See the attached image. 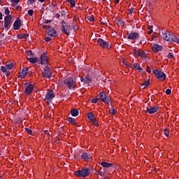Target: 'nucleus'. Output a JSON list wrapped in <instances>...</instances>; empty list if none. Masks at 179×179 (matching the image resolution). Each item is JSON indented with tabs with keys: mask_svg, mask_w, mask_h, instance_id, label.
<instances>
[{
	"mask_svg": "<svg viewBox=\"0 0 179 179\" xmlns=\"http://www.w3.org/2000/svg\"><path fill=\"white\" fill-rule=\"evenodd\" d=\"M159 111V107L157 106H150V108H146V113L148 114H155Z\"/></svg>",
	"mask_w": 179,
	"mask_h": 179,
	"instance_id": "nucleus-13",
	"label": "nucleus"
},
{
	"mask_svg": "<svg viewBox=\"0 0 179 179\" xmlns=\"http://www.w3.org/2000/svg\"><path fill=\"white\" fill-rule=\"evenodd\" d=\"M98 97L101 101H103V103H105V104H108L110 106L112 105L113 99H111V97L110 96H107V94L104 92H100L98 94Z\"/></svg>",
	"mask_w": 179,
	"mask_h": 179,
	"instance_id": "nucleus-2",
	"label": "nucleus"
},
{
	"mask_svg": "<svg viewBox=\"0 0 179 179\" xmlns=\"http://www.w3.org/2000/svg\"><path fill=\"white\" fill-rule=\"evenodd\" d=\"M87 120H89L90 121H92V120L95 119L96 117H94V115L93 114V113L90 112L88 113L87 115Z\"/></svg>",
	"mask_w": 179,
	"mask_h": 179,
	"instance_id": "nucleus-27",
	"label": "nucleus"
},
{
	"mask_svg": "<svg viewBox=\"0 0 179 179\" xmlns=\"http://www.w3.org/2000/svg\"><path fill=\"white\" fill-rule=\"evenodd\" d=\"M87 20H89L90 22H94V17H91V16H88L87 17Z\"/></svg>",
	"mask_w": 179,
	"mask_h": 179,
	"instance_id": "nucleus-39",
	"label": "nucleus"
},
{
	"mask_svg": "<svg viewBox=\"0 0 179 179\" xmlns=\"http://www.w3.org/2000/svg\"><path fill=\"white\" fill-rule=\"evenodd\" d=\"M146 43V39L145 38H142L141 41L139 42V44H145Z\"/></svg>",
	"mask_w": 179,
	"mask_h": 179,
	"instance_id": "nucleus-42",
	"label": "nucleus"
},
{
	"mask_svg": "<svg viewBox=\"0 0 179 179\" xmlns=\"http://www.w3.org/2000/svg\"><path fill=\"white\" fill-rule=\"evenodd\" d=\"M64 85L69 87V89H72L73 85H75V80H73V78H67L64 80Z\"/></svg>",
	"mask_w": 179,
	"mask_h": 179,
	"instance_id": "nucleus-9",
	"label": "nucleus"
},
{
	"mask_svg": "<svg viewBox=\"0 0 179 179\" xmlns=\"http://www.w3.org/2000/svg\"><path fill=\"white\" fill-rule=\"evenodd\" d=\"M43 78L46 79H51L52 76V71H51V68L48 66H45L43 71L42 72Z\"/></svg>",
	"mask_w": 179,
	"mask_h": 179,
	"instance_id": "nucleus-4",
	"label": "nucleus"
},
{
	"mask_svg": "<svg viewBox=\"0 0 179 179\" xmlns=\"http://www.w3.org/2000/svg\"><path fill=\"white\" fill-rule=\"evenodd\" d=\"M73 20V22H76V20H78V17H76V15H74Z\"/></svg>",
	"mask_w": 179,
	"mask_h": 179,
	"instance_id": "nucleus-57",
	"label": "nucleus"
},
{
	"mask_svg": "<svg viewBox=\"0 0 179 179\" xmlns=\"http://www.w3.org/2000/svg\"><path fill=\"white\" fill-rule=\"evenodd\" d=\"M50 25H44L43 29H50Z\"/></svg>",
	"mask_w": 179,
	"mask_h": 179,
	"instance_id": "nucleus-58",
	"label": "nucleus"
},
{
	"mask_svg": "<svg viewBox=\"0 0 179 179\" xmlns=\"http://www.w3.org/2000/svg\"><path fill=\"white\" fill-rule=\"evenodd\" d=\"M129 13L130 15H132V13H134V8H130V9L129 10Z\"/></svg>",
	"mask_w": 179,
	"mask_h": 179,
	"instance_id": "nucleus-53",
	"label": "nucleus"
},
{
	"mask_svg": "<svg viewBox=\"0 0 179 179\" xmlns=\"http://www.w3.org/2000/svg\"><path fill=\"white\" fill-rule=\"evenodd\" d=\"M27 55L29 57H34V53H33V51H31V50H27Z\"/></svg>",
	"mask_w": 179,
	"mask_h": 179,
	"instance_id": "nucleus-33",
	"label": "nucleus"
},
{
	"mask_svg": "<svg viewBox=\"0 0 179 179\" xmlns=\"http://www.w3.org/2000/svg\"><path fill=\"white\" fill-rule=\"evenodd\" d=\"M133 54L141 58H146V54H145V52L142 50H134Z\"/></svg>",
	"mask_w": 179,
	"mask_h": 179,
	"instance_id": "nucleus-11",
	"label": "nucleus"
},
{
	"mask_svg": "<svg viewBox=\"0 0 179 179\" xmlns=\"http://www.w3.org/2000/svg\"><path fill=\"white\" fill-rule=\"evenodd\" d=\"M3 17H2V13L0 12V20H2Z\"/></svg>",
	"mask_w": 179,
	"mask_h": 179,
	"instance_id": "nucleus-62",
	"label": "nucleus"
},
{
	"mask_svg": "<svg viewBox=\"0 0 179 179\" xmlns=\"http://www.w3.org/2000/svg\"><path fill=\"white\" fill-rule=\"evenodd\" d=\"M62 16H66V11L62 10L61 13Z\"/></svg>",
	"mask_w": 179,
	"mask_h": 179,
	"instance_id": "nucleus-52",
	"label": "nucleus"
},
{
	"mask_svg": "<svg viewBox=\"0 0 179 179\" xmlns=\"http://www.w3.org/2000/svg\"><path fill=\"white\" fill-rule=\"evenodd\" d=\"M52 20H45V24H48V23H51Z\"/></svg>",
	"mask_w": 179,
	"mask_h": 179,
	"instance_id": "nucleus-50",
	"label": "nucleus"
},
{
	"mask_svg": "<svg viewBox=\"0 0 179 179\" xmlns=\"http://www.w3.org/2000/svg\"><path fill=\"white\" fill-rule=\"evenodd\" d=\"M98 44H99L100 47L102 48H107L108 50H110L111 48V46L110 45V43L102 38H98L97 41Z\"/></svg>",
	"mask_w": 179,
	"mask_h": 179,
	"instance_id": "nucleus-7",
	"label": "nucleus"
},
{
	"mask_svg": "<svg viewBox=\"0 0 179 179\" xmlns=\"http://www.w3.org/2000/svg\"><path fill=\"white\" fill-rule=\"evenodd\" d=\"M81 159L82 160H85V162H90V159H92V157L90 156V154L86 152H84L81 155Z\"/></svg>",
	"mask_w": 179,
	"mask_h": 179,
	"instance_id": "nucleus-16",
	"label": "nucleus"
},
{
	"mask_svg": "<svg viewBox=\"0 0 179 179\" xmlns=\"http://www.w3.org/2000/svg\"><path fill=\"white\" fill-rule=\"evenodd\" d=\"M92 82V77L90 76H86L85 80V85H90V83Z\"/></svg>",
	"mask_w": 179,
	"mask_h": 179,
	"instance_id": "nucleus-28",
	"label": "nucleus"
},
{
	"mask_svg": "<svg viewBox=\"0 0 179 179\" xmlns=\"http://www.w3.org/2000/svg\"><path fill=\"white\" fill-rule=\"evenodd\" d=\"M51 40H52L51 37H49V36H47L45 38V41H46L47 43H48V41H51Z\"/></svg>",
	"mask_w": 179,
	"mask_h": 179,
	"instance_id": "nucleus-47",
	"label": "nucleus"
},
{
	"mask_svg": "<svg viewBox=\"0 0 179 179\" xmlns=\"http://www.w3.org/2000/svg\"><path fill=\"white\" fill-rule=\"evenodd\" d=\"M33 90H34V85L33 84H29L25 88L24 93L29 96V94L33 93Z\"/></svg>",
	"mask_w": 179,
	"mask_h": 179,
	"instance_id": "nucleus-12",
	"label": "nucleus"
},
{
	"mask_svg": "<svg viewBox=\"0 0 179 179\" xmlns=\"http://www.w3.org/2000/svg\"><path fill=\"white\" fill-rule=\"evenodd\" d=\"M45 0H39V2H45Z\"/></svg>",
	"mask_w": 179,
	"mask_h": 179,
	"instance_id": "nucleus-64",
	"label": "nucleus"
},
{
	"mask_svg": "<svg viewBox=\"0 0 179 179\" xmlns=\"http://www.w3.org/2000/svg\"><path fill=\"white\" fill-rule=\"evenodd\" d=\"M4 73H6V76H9V75H10V71H7L6 72H5Z\"/></svg>",
	"mask_w": 179,
	"mask_h": 179,
	"instance_id": "nucleus-55",
	"label": "nucleus"
},
{
	"mask_svg": "<svg viewBox=\"0 0 179 179\" xmlns=\"http://www.w3.org/2000/svg\"><path fill=\"white\" fill-rule=\"evenodd\" d=\"M85 78H80V81H81V82H84V83H85Z\"/></svg>",
	"mask_w": 179,
	"mask_h": 179,
	"instance_id": "nucleus-61",
	"label": "nucleus"
},
{
	"mask_svg": "<svg viewBox=\"0 0 179 179\" xmlns=\"http://www.w3.org/2000/svg\"><path fill=\"white\" fill-rule=\"evenodd\" d=\"M92 124L95 125V127H99V122H97V119L96 117L92 120Z\"/></svg>",
	"mask_w": 179,
	"mask_h": 179,
	"instance_id": "nucleus-34",
	"label": "nucleus"
},
{
	"mask_svg": "<svg viewBox=\"0 0 179 179\" xmlns=\"http://www.w3.org/2000/svg\"><path fill=\"white\" fill-rule=\"evenodd\" d=\"M21 26H22V21L19 18H17L13 24L14 30H19Z\"/></svg>",
	"mask_w": 179,
	"mask_h": 179,
	"instance_id": "nucleus-18",
	"label": "nucleus"
},
{
	"mask_svg": "<svg viewBox=\"0 0 179 179\" xmlns=\"http://www.w3.org/2000/svg\"><path fill=\"white\" fill-rule=\"evenodd\" d=\"M12 3H19L20 2V0H10Z\"/></svg>",
	"mask_w": 179,
	"mask_h": 179,
	"instance_id": "nucleus-51",
	"label": "nucleus"
},
{
	"mask_svg": "<svg viewBox=\"0 0 179 179\" xmlns=\"http://www.w3.org/2000/svg\"><path fill=\"white\" fill-rule=\"evenodd\" d=\"M41 65H45L48 62V59H47V54L45 52L43 53L40 57Z\"/></svg>",
	"mask_w": 179,
	"mask_h": 179,
	"instance_id": "nucleus-17",
	"label": "nucleus"
},
{
	"mask_svg": "<svg viewBox=\"0 0 179 179\" xmlns=\"http://www.w3.org/2000/svg\"><path fill=\"white\" fill-rule=\"evenodd\" d=\"M9 13H10L9 8H5V15H9Z\"/></svg>",
	"mask_w": 179,
	"mask_h": 179,
	"instance_id": "nucleus-46",
	"label": "nucleus"
},
{
	"mask_svg": "<svg viewBox=\"0 0 179 179\" xmlns=\"http://www.w3.org/2000/svg\"><path fill=\"white\" fill-rule=\"evenodd\" d=\"M55 97V94L52 90H49L45 95V101H52V99Z\"/></svg>",
	"mask_w": 179,
	"mask_h": 179,
	"instance_id": "nucleus-8",
	"label": "nucleus"
},
{
	"mask_svg": "<svg viewBox=\"0 0 179 179\" xmlns=\"http://www.w3.org/2000/svg\"><path fill=\"white\" fill-rule=\"evenodd\" d=\"M162 38L170 43H177L179 44V38L175 34H163Z\"/></svg>",
	"mask_w": 179,
	"mask_h": 179,
	"instance_id": "nucleus-1",
	"label": "nucleus"
},
{
	"mask_svg": "<svg viewBox=\"0 0 179 179\" xmlns=\"http://www.w3.org/2000/svg\"><path fill=\"white\" fill-rule=\"evenodd\" d=\"M99 100H100L99 98H95V99H92L91 100V101H92V103H94V104H96V103L99 101Z\"/></svg>",
	"mask_w": 179,
	"mask_h": 179,
	"instance_id": "nucleus-38",
	"label": "nucleus"
},
{
	"mask_svg": "<svg viewBox=\"0 0 179 179\" xmlns=\"http://www.w3.org/2000/svg\"><path fill=\"white\" fill-rule=\"evenodd\" d=\"M101 166H102V167H104L105 169H108L109 167L114 166V164L113 163L102 162H101Z\"/></svg>",
	"mask_w": 179,
	"mask_h": 179,
	"instance_id": "nucleus-21",
	"label": "nucleus"
},
{
	"mask_svg": "<svg viewBox=\"0 0 179 179\" xmlns=\"http://www.w3.org/2000/svg\"><path fill=\"white\" fill-rule=\"evenodd\" d=\"M71 114L72 117H78V115H79V110L78 109L73 108L71 110Z\"/></svg>",
	"mask_w": 179,
	"mask_h": 179,
	"instance_id": "nucleus-24",
	"label": "nucleus"
},
{
	"mask_svg": "<svg viewBox=\"0 0 179 179\" xmlns=\"http://www.w3.org/2000/svg\"><path fill=\"white\" fill-rule=\"evenodd\" d=\"M173 57H174V55H173L171 52H169L167 55V58H169V59H171V58H173Z\"/></svg>",
	"mask_w": 179,
	"mask_h": 179,
	"instance_id": "nucleus-44",
	"label": "nucleus"
},
{
	"mask_svg": "<svg viewBox=\"0 0 179 179\" xmlns=\"http://www.w3.org/2000/svg\"><path fill=\"white\" fill-rule=\"evenodd\" d=\"M148 30L150 31L148 32V34H152L153 33V26L149 25Z\"/></svg>",
	"mask_w": 179,
	"mask_h": 179,
	"instance_id": "nucleus-32",
	"label": "nucleus"
},
{
	"mask_svg": "<svg viewBox=\"0 0 179 179\" xmlns=\"http://www.w3.org/2000/svg\"><path fill=\"white\" fill-rule=\"evenodd\" d=\"M29 73V69L27 67H24L23 69L20 72V78L21 79H24L26 76Z\"/></svg>",
	"mask_w": 179,
	"mask_h": 179,
	"instance_id": "nucleus-14",
	"label": "nucleus"
},
{
	"mask_svg": "<svg viewBox=\"0 0 179 179\" xmlns=\"http://www.w3.org/2000/svg\"><path fill=\"white\" fill-rule=\"evenodd\" d=\"M162 50H163V46L157 43H155L152 45V50L154 52H159V51H162Z\"/></svg>",
	"mask_w": 179,
	"mask_h": 179,
	"instance_id": "nucleus-19",
	"label": "nucleus"
},
{
	"mask_svg": "<svg viewBox=\"0 0 179 179\" xmlns=\"http://www.w3.org/2000/svg\"><path fill=\"white\" fill-rule=\"evenodd\" d=\"M166 94H171V90H170V89H167L166 90Z\"/></svg>",
	"mask_w": 179,
	"mask_h": 179,
	"instance_id": "nucleus-49",
	"label": "nucleus"
},
{
	"mask_svg": "<svg viewBox=\"0 0 179 179\" xmlns=\"http://www.w3.org/2000/svg\"><path fill=\"white\" fill-rule=\"evenodd\" d=\"M1 72L5 73V72L8 71V68L5 66H1Z\"/></svg>",
	"mask_w": 179,
	"mask_h": 179,
	"instance_id": "nucleus-36",
	"label": "nucleus"
},
{
	"mask_svg": "<svg viewBox=\"0 0 179 179\" xmlns=\"http://www.w3.org/2000/svg\"><path fill=\"white\" fill-rule=\"evenodd\" d=\"M27 59L30 64H36V62H38V57H29Z\"/></svg>",
	"mask_w": 179,
	"mask_h": 179,
	"instance_id": "nucleus-25",
	"label": "nucleus"
},
{
	"mask_svg": "<svg viewBox=\"0 0 179 179\" xmlns=\"http://www.w3.org/2000/svg\"><path fill=\"white\" fill-rule=\"evenodd\" d=\"M67 121H69V122H70V124H72L73 125H77L78 126V123L76 122V120L72 117H69L67 119Z\"/></svg>",
	"mask_w": 179,
	"mask_h": 179,
	"instance_id": "nucleus-22",
	"label": "nucleus"
},
{
	"mask_svg": "<svg viewBox=\"0 0 179 179\" xmlns=\"http://www.w3.org/2000/svg\"><path fill=\"white\" fill-rule=\"evenodd\" d=\"M109 114H110L111 115H115V108H113Z\"/></svg>",
	"mask_w": 179,
	"mask_h": 179,
	"instance_id": "nucleus-40",
	"label": "nucleus"
},
{
	"mask_svg": "<svg viewBox=\"0 0 179 179\" xmlns=\"http://www.w3.org/2000/svg\"><path fill=\"white\" fill-rule=\"evenodd\" d=\"M115 3L117 5L120 3V0H115Z\"/></svg>",
	"mask_w": 179,
	"mask_h": 179,
	"instance_id": "nucleus-60",
	"label": "nucleus"
},
{
	"mask_svg": "<svg viewBox=\"0 0 179 179\" xmlns=\"http://www.w3.org/2000/svg\"><path fill=\"white\" fill-rule=\"evenodd\" d=\"M17 37L23 40L24 38H27L29 37V34H17Z\"/></svg>",
	"mask_w": 179,
	"mask_h": 179,
	"instance_id": "nucleus-29",
	"label": "nucleus"
},
{
	"mask_svg": "<svg viewBox=\"0 0 179 179\" xmlns=\"http://www.w3.org/2000/svg\"><path fill=\"white\" fill-rule=\"evenodd\" d=\"M140 34L137 32H131L130 34H127V38L129 40H138L139 38Z\"/></svg>",
	"mask_w": 179,
	"mask_h": 179,
	"instance_id": "nucleus-10",
	"label": "nucleus"
},
{
	"mask_svg": "<svg viewBox=\"0 0 179 179\" xmlns=\"http://www.w3.org/2000/svg\"><path fill=\"white\" fill-rule=\"evenodd\" d=\"M154 75L157 76V78L159 80H166V73H163V71H160L157 69H154L152 71Z\"/></svg>",
	"mask_w": 179,
	"mask_h": 179,
	"instance_id": "nucleus-6",
	"label": "nucleus"
},
{
	"mask_svg": "<svg viewBox=\"0 0 179 179\" xmlns=\"http://www.w3.org/2000/svg\"><path fill=\"white\" fill-rule=\"evenodd\" d=\"M36 2V0H27L28 5H33Z\"/></svg>",
	"mask_w": 179,
	"mask_h": 179,
	"instance_id": "nucleus-41",
	"label": "nucleus"
},
{
	"mask_svg": "<svg viewBox=\"0 0 179 179\" xmlns=\"http://www.w3.org/2000/svg\"><path fill=\"white\" fill-rule=\"evenodd\" d=\"M33 13H34V10H28V15L29 16H33Z\"/></svg>",
	"mask_w": 179,
	"mask_h": 179,
	"instance_id": "nucleus-43",
	"label": "nucleus"
},
{
	"mask_svg": "<svg viewBox=\"0 0 179 179\" xmlns=\"http://www.w3.org/2000/svg\"><path fill=\"white\" fill-rule=\"evenodd\" d=\"M24 129L26 132L29 134V135H33V131H31V129H30L29 128H25Z\"/></svg>",
	"mask_w": 179,
	"mask_h": 179,
	"instance_id": "nucleus-37",
	"label": "nucleus"
},
{
	"mask_svg": "<svg viewBox=\"0 0 179 179\" xmlns=\"http://www.w3.org/2000/svg\"><path fill=\"white\" fill-rule=\"evenodd\" d=\"M146 72H148V73H151L152 72V71L150 70V67H149V66H147Z\"/></svg>",
	"mask_w": 179,
	"mask_h": 179,
	"instance_id": "nucleus-48",
	"label": "nucleus"
},
{
	"mask_svg": "<svg viewBox=\"0 0 179 179\" xmlns=\"http://www.w3.org/2000/svg\"><path fill=\"white\" fill-rule=\"evenodd\" d=\"M164 134L166 137H169L170 135V130L169 129H164Z\"/></svg>",
	"mask_w": 179,
	"mask_h": 179,
	"instance_id": "nucleus-35",
	"label": "nucleus"
},
{
	"mask_svg": "<svg viewBox=\"0 0 179 179\" xmlns=\"http://www.w3.org/2000/svg\"><path fill=\"white\" fill-rule=\"evenodd\" d=\"M66 2L71 4V8H75V6H76V2L75 0H66Z\"/></svg>",
	"mask_w": 179,
	"mask_h": 179,
	"instance_id": "nucleus-30",
	"label": "nucleus"
},
{
	"mask_svg": "<svg viewBox=\"0 0 179 179\" xmlns=\"http://www.w3.org/2000/svg\"><path fill=\"white\" fill-rule=\"evenodd\" d=\"M47 132H48V130H45L44 131H43V134H47Z\"/></svg>",
	"mask_w": 179,
	"mask_h": 179,
	"instance_id": "nucleus-63",
	"label": "nucleus"
},
{
	"mask_svg": "<svg viewBox=\"0 0 179 179\" xmlns=\"http://www.w3.org/2000/svg\"><path fill=\"white\" fill-rule=\"evenodd\" d=\"M99 176L103 177L104 176V172L101 171V168L100 169L99 171L98 172Z\"/></svg>",
	"mask_w": 179,
	"mask_h": 179,
	"instance_id": "nucleus-45",
	"label": "nucleus"
},
{
	"mask_svg": "<svg viewBox=\"0 0 179 179\" xmlns=\"http://www.w3.org/2000/svg\"><path fill=\"white\" fill-rule=\"evenodd\" d=\"M123 64L124 65H125V66H127L129 64L128 61H126V60H123Z\"/></svg>",
	"mask_w": 179,
	"mask_h": 179,
	"instance_id": "nucleus-54",
	"label": "nucleus"
},
{
	"mask_svg": "<svg viewBox=\"0 0 179 179\" xmlns=\"http://www.w3.org/2000/svg\"><path fill=\"white\" fill-rule=\"evenodd\" d=\"M48 35L50 36V37H57L58 36V33L57 31H55V29H52L48 31Z\"/></svg>",
	"mask_w": 179,
	"mask_h": 179,
	"instance_id": "nucleus-20",
	"label": "nucleus"
},
{
	"mask_svg": "<svg viewBox=\"0 0 179 179\" xmlns=\"http://www.w3.org/2000/svg\"><path fill=\"white\" fill-rule=\"evenodd\" d=\"M7 69H8L9 71H10V69H13V68H15V64H13V63H10L6 65Z\"/></svg>",
	"mask_w": 179,
	"mask_h": 179,
	"instance_id": "nucleus-31",
	"label": "nucleus"
},
{
	"mask_svg": "<svg viewBox=\"0 0 179 179\" xmlns=\"http://www.w3.org/2000/svg\"><path fill=\"white\" fill-rule=\"evenodd\" d=\"M90 175V169L89 168H84L81 170L74 171V176L76 177H81L83 178H86Z\"/></svg>",
	"mask_w": 179,
	"mask_h": 179,
	"instance_id": "nucleus-3",
	"label": "nucleus"
},
{
	"mask_svg": "<svg viewBox=\"0 0 179 179\" xmlns=\"http://www.w3.org/2000/svg\"><path fill=\"white\" fill-rule=\"evenodd\" d=\"M133 68H135L137 71H139L140 72H143V69L141 67V65L138 63H135L133 65Z\"/></svg>",
	"mask_w": 179,
	"mask_h": 179,
	"instance_id": "nucleus-23",
	"label": "nucleus"
},
{
	"mask_svg": "<svg viewBox=\"0 0 179 179\" xmlns=\"http://www.w3.org/2000/svg\"><path fill=\"white\" fill-rule=\"evenodd\" d=\"M149 85H150V81L148 80L141 85V87H143V89H146V87H149Z\"/></svg>",
	"mask_w": 179,
	"mask_h": 179,
	"instance_id": "nucleus-26",
	"label": "nucleus"
},
{
	"mask_svg": "<svg viewBox=\"0 0 179 179\" xmlns=\"http://www.w3.org/2000/svg\"><path fill=\"white\" fill-rule=\"evenodd\" d=\"M129 68H132V64L128 63V65L127 66Z\"/></svg>",
	"mask_w": 179,
	"mask_h": 179,
	"instance_id": "nucleus-59",
	"label": "nucleus"
},
{
	"mask_svg": "<svg viewBox=\"0 0 179 179\" xmlns=\"http://www.w3.org/2000/svg\"><path fill=\"white\" fill-rule=\"evenodd\" d=\"M62 31L64 34H67V36H69V34H71V33H69L71 31V30H72V27H71V25H66V22L65 21H62Z\"/></svg>",
	"mask_w": 179,
	"mask_h": 179,
	"instance_id": "nucleus-5",
	"label": "nucleus"
},
{
	"mask_svg": "<svg viewBox=\"0 0 179 179\" xmlns=\"http://www.w3.org/2000/svg\"><path fill=\"white\" fill-rule=\"evenodd\" d=\"M10 22H12V16L7 15L4 18V27L6 29H8V27H9V25L10 24Z\"/></svg>",
	"mask_w": 179,
	"mask_h": 179,
	"instance_id": "nucleus-15",
	"label": "nucleus"
},
{
	"mask_svg": "<svg viewBox=\"0 0 179 179\" xmlns=\"http://www.w3.org/2000/svg\"><path fill=\"white\" fill-rule=\"evenodd\" d=\"M55 17H57V19H59V17H61V15H59V13H56Z\"/></svg>",
	"mask_w": 179,
	"mask_h": 179,
	"instance_id": "nucleus-56",
	"label": "nucleus"
}]
</instances>
